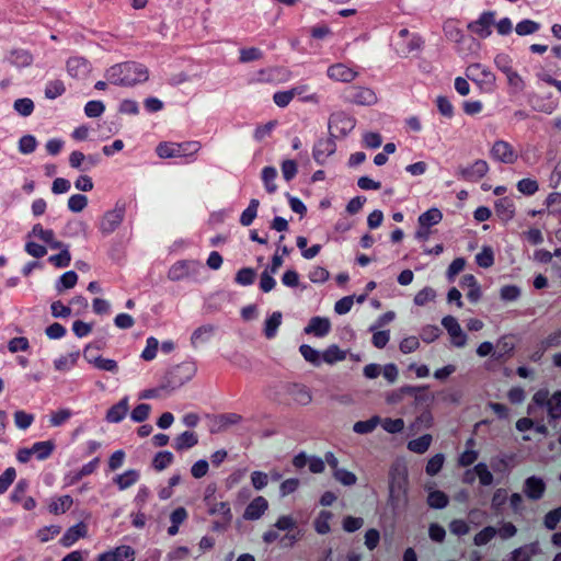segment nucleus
<instances>
[{"mask_svg":"<svg viewBox=\"0 0 561 561\" xmlns=\"http://www.w3.org/2000/svg\"><path fill=\"white\" fill-rule=\"evenodd\" d=\"M408 467L401 461L397 460L389 471V503L393 508L405 505L408 502Z\"/></svg>","mask_w":561,"mask_h":561,"instance_id":"f257e3e1","label":"nucleus"},{"mask_svg":"<svg viewBox=\"0 0 561 561\" xmlns=\"http://www.w3.org/2000/svg\"><path fill=\"white\" fill-rule=\"evenodd\" d=\"M108 81L116 85H134L148 79V71L137 64H119L106 71Z\"/></svg>","mask_w":561,"mask_h":561,"instance_id":"f03ea898","label":"nucleus"},{"mask_svg":"<svg viewBox=\"0 0 561 561\" xmlns=\"http://www.w3.org/2000/svg\"><path fill=\"white\" fill-rule=\"evenodd\" d=\"M538 408H546L549 422L561 419V390L553 392L551 396L548 389H539L531 398L527 405V413L534 415Z\"/></svg>","mask_w":561,"mask_h":561,"instance_id":"7ed1b4c3","label":"nucleus"},{"mask_svg":"<svg viewBox=\"0 0 561 561\" xmlns=\"http://www.w3.org/2000/svg\"><path fill=\"white\" fill-rule=\"evenodd\" d=\"M125 205L116 204L114 208L107 210L99 222V229L102 234H111L122 225L125 217Z\"/></svg>","mask_w":561,"mask_h":561,"instance_id":"20e7f679","label":"nucleus"},{"mask_svg":"<svg viewBox=\"0 0 561 561\" xmlns=\"http://www.w3.org/2000/svg\"><path fill=\"white\" fill-rule=\"evenodd\" d=\"M188 149L192 150V152H197L201 149V144L198 141H188L184 144L161 142L157 147V154L162 159L183 157L185 156V151Z\"/></svg>","mask_w":561,"mask_h":561,"instance_id":"39448f33","label":"nucleus"},{"mask_svg":"<svg viewBox=\"0 0 561 561\" xmlns=\"http://www.w3.org/2000/svg\"><path fill=\"white\" fill-rule=\"evenodd\" d=\"M355 125V118L342 112L331 115L329 119V129L332 136L344 137L354 129Z\"/></svg>","mask_w":561,"mask_h":561,"instance_id":"423d86ee","label":"nucleus"},{"mask_svg":"<svg viewBox=\"0 0 561 561\" xmlns=\"http://www.w3.org/2000/svg\"><path fill=\"white\" fill-rule=\"evenodd\" d=\"M489 172V164L484 160H477L470 165H461L457 169V175L467 182H478Z\"/></svg>","mask_w":561,"mask_h":561,"instance_id":"0eeeda50","label":"nucleus"},{"mask_svg":"<svg viewBox=\"0 0 561 561\" xmlns=\"http://www.w3.org/2000/svg\"><path fill=\"white\" fill-rule=\"evenodd\" d=\"M442 325L449 334L450 343L455 347H463L467 344V335L458 323L457 319L453 316H446L442 320Z\"/></svg>","mask_w":561,"mask_h":561,"instance_id":"6e6552de","label":"nucleus"},{"mask_svg":"<svg viewBox=\"0 0 561 561\" xmlns=\"http://www.w3.org/2000/svg\"><path fill=\"white\" fill-rule=\"evenodd\" d=\"M466 76L480 87H492L495 83L494 73L480 64L470 65L466 70Z\"/></svg>","mask_w":561,"mask_h":561,"instance_id":"1a4fd4ad","label":"nucleus"},{"mask_svg":"<svg viewBox=\"0 0 561 561\" xmlns=\"http://www.w3.org/2000/svg\"><path fill=\"white\" fill-rule=\"evenodd\" d=\"M136 551L127 545L118 546L98 556L96 561H134Z\"/></svg>","mask_w":561,"mask_h":561,"instance_id":"9d476101","label":"nucleus"},{"mask_svg":"<svg viewBox=\"0 0 561 561\" xmlns=\"http://www.w3.org/2000/svg\"><path fill=\"white\" fill-rule=\"evenodd\" d=\"M198 266L199 264L194 261H179L169 268L168 278L172 282L181 280L195 273Z\"/></svg>","mask_w":561,"mask_h":561,"instance_id":"9b49d317","label":"nucleus"},{"mask_svg":"<svg viewBox=\"0 0 561 561\" xmlns=\"http://www.w3.org/2000/svg\"><path fill=\"white\" fill-rule=\"evenodd\" d=\"M494 13L484 12L480 18L471 22L468 27L469 30L481 38H485L491 35L492 26L494 25Z\"/></svg>","mask_w":561,"mask_h":561,"instance_id":"f8f14e48","label":"nucleus"},{"mask_svg":"<svg viewBox=\"0 0 561 561\" xmlns=\"http://www.w3.org/2000/svg\"><path fill=\"white\" fill-rule=\"evenodd\" d=\"M546 491V483L545 481L536 476H531L527 478L523 485V492L525 495L533 501L540 500Z\"/></svg>","mask_w":561,"mask_h":561,"instance_id":"ddd939ff","label":"nucleus"},{"mask_svg":"<svg viewBox=\"0 0 561 561\" xmlns=\"http://www.w3.org/2000/svg\"><path fill=\"white\" fill-rule=\"evenodd\" d=\"M491 154L495 160L503 163H514L517 159V154L513 150L512 146L503 140L494 142L491 149Z\"/></svg>","mask_w":561,"mask_h":561,"instance_id":"4468645a","label":"nucleus"},{"mask_svg":"<svg viewBox=\"0 0 561 561\" xmlns=\"http://www.w3.org/2000/svg\"><path fill=\"white\" fill-rule=\"evenodd\" d=\"M328 77L339 82H352L357 77V71L344 64H335L328 68Z\"/></svg>","mask_w":561,"mask_h":561,"instance_id":"2eb2a0df","label":"nucleus"},{"mask_svg":"<svg viewBox=\"0 0 561 561\" xmlns=\"http://www.w3.org/2000/svg\"><path fill=\"white\" fill-rule=\"evenodd\" d=\"M499 69L506 76L508 87L513 93H519L525 89V81L522 76L507 64L496 62Z\"/></svg>","mask_w":561,"mask_h":561,"instance_id":"dca6fc26","label":"nucleus"},{"mask_svg":"<svg viewBox=\"0 0 561 561\" xmlns=\"http://www.w3.org/2000/svg\"><path fill=\"white\" fill-rule=\"evenodd\" d=\"M331 330V322L328 318L313 317L310 319L308 325L305 328L306 334H311L317 337L327 335Z\"/></svg>","mask_w":561,"mask_h":561,"instance_id":"f3484780","label":"nucleus"},{"mask_svg":"<svg viewBox=\"0 0 561 561\" xmlns=\"http://www.w3.org/2000/svg\"><path fill=\"white\" fill-rule=\"evenodd\" d=\"M377 101V95L371 89L364 87L354 88L351 102L362 106H371Z\"/></svg>","mask_w":561,"mask_h":561,"instance_id":"a211bd4d","label":"nucleus"},{"mask_svg":"<svg viewBox=\"0 0 561 561\" xmlns=\"http://www.w3.org/2000/svg\"><path fill=\"white\" fill-rule=\"evenodd\" d=\"M87 537V525L82 522L71 526L66 530L64 536L60 539V543L64 547H70L80 538Z\"/></svg>","mask_w":561,"mask_h":561,"instance_id":"6ab92c4d","label":"nucleus"},{"mask_svg":"<svg viewBox=\"0 0 561 561\" xmlns=\"http://www.w3.org/2000/svg\"><path fill=\"white\" fill-rule=\"evenodd\" d=\"M267 507V501L263 496H257L245 507L243 517L248 520L259 519Z\"/></svg>","mask_w":561,"mask_h":561,"instance_id":"aec40b11","label":"nucleus"},{"mask_svg":"<svg viewBox=\"0 0 561 561\" xmlns=\"http://www.w3.org/2000/svg\"><path fill=\"white\" fill-rule=\"evenodd\" d=\"M335 151V144L331 138L319 140L313 148V158L317 162L323 163Z\"/></svg>","mask_w":561,"mask_h":561,"instance_id":"412c9836","label":"nucleus"},{"mask_svg":"<svg viewBox=\"0 0 561 561\" xmlns=\"http://www.w3.org/2000/svg\"><path fill=\"white\" fill-rule=\"evenodd\" d=\"M495 215L497 218L506 224L515 216V206L512 199L504 197L495 203Z\"/></svg>","mask_w":561,"mask_h":561,"instance_id":"4be33fe9","label":"nucleus"},{"mask_svg":"<svg viewBox=\"0 0 561 561\" xmlns=\"http://www.w3.org/2000/svg\"><path fill=\"white\" fill-rule=\"evenodd\" d=\"M67 71L72 78H80L89 73V62L83 57H71L67 60Z\"/></svg>","mask_w":561,"mask_h":561,"instance_id":"5701e85b","label":"nucleus"},{"mask_svg":"<svg viewBox=\"0 0 561 561\" xmlns=\"http://www.w3.org/2000/svg\"><path fill=\"white\" fill-rule=\"evenodd\" d=\"M128 409V399L123 398L107 410L105 419L110 423H118L126 416Z\"/></svg>","mask_w":561,"mask_h":561,"instance_id":"b1692460","label":"nucleus"},{"mask_svg":"<svg viewBox=\"0 0 561 561\" xmlns=\"http://www.w3.org/2000/svg\"><path fill=\"white\" fill-rule=\"evenodd\" d=\"M461 286L463 288H468L467 297L470 301L477 302L481 298V288L476 279V277L471 274H467L461 279Z\"/></svg>","mask_w":561,"mask_h":561,"instance_id":"393cba45","label":"nucleus"},{"mask_svg":"<svg viewBox=\"0 0 561 561\" xmlns=\"http://www.w3.org/2000/svg\"><path fill=\"white\" fill-rule=\"evenodd\" d=\"M9 62L18 68H24L32 64V55L24 49H13L9 56Z\"/></svg>","mask_w":561,"mask_h":561,"instance_id":"a878e982","label":"nucleus"},{"mask_svg":"<svg viewBox=\"0 0 561 561\" xmlns=\"http://www.w3.org/2000/svg\"><path fill=\"white\" fill-rule=\"evenodd\" d=\"M73 501L70 495H62L57 499H53L48 505V510L51 514L59 515L70 510Z\"/></svg>","mask_w":561,"mask_h":561,"instance_id":"bb28decb","label":"nucleus"},{"mask_svg":"<svg viewBox=\"0 0 561 561\" xmlns=\"http://www.w3.org/2000/svg\"><path fill=\"white\" fill-rule=\"evenodd\" d=\"M443 219V214L438 208H431L419 216V226L428 227L439 224Z\"/></svg>","mask_w":561,"mask_h":561,"instance_id":"cd10ccee","label":"nucleus"},{"mask_svg":"<svg viewBox=\"0 0 561 561\" xmlns=\"http://www.w3.org/2000/svg\"><path fill=\"white\" fill-rule=\"evenodd\" d=\"M187 518V512L184 507L175 508L171 515V526L168 528V534L170 536H175L179 533L180 525L184 523Z\"/></svg>","mask_w":561,"mask_h":561,"instance_id":"c85d7f7f","label":"nucleus"},{"mask_svg":"<svg viewBox=\"0 0 561 561\" xmlns=\"http://www.w3.org/2000/svg\"><path fill=\"white\" fill-rule=\"evenodd\" d=\"M302 92H304V88H301V87L293 88L287 91H279L274 94L273 100L278 107H285L291 102V100L297 94H301Z\"/></svg>","mask_w":561,"mask_h":561,"instance_id":"c756f323","label":"nucleus"},{"mask_svg":"<svg viewBox=\"0 0 561 561\" xmlns=\"http://www.w3.org/2000/svg\"><path fill=\"white\" fill-rule=\"evenodd\" d=\"M198 443V438L193 432H184L179 435L174 440V447L176 450L182 451L194 447Z\"/></svg>","mask_w":561,"mask_h":561,"instance_id":"7c9ffc66","label":"nucleus"},{"mask_svg":"<svg viewBox=\"0 0 561 561\" xmlns=\"http://www.w3.org/2000/svg\"><path fill=\"white\" fill-rule=\"evenodd\" d=\"M79 352H72L68 355L61 356L54 362V366L58 371H67L77 365L79 359Z\"/></svg>","mask_w":561,"mask_h":561,"instance_id":"2f4dec72","label":"nucleus"},{"mask_svg":"<svg viewBox=\"0 0 561 561\" xmlns=\"http://www.w3.org/2000/svg\"><path fill=\"white\" fill-rule=\"evenodd\" d=\"M424 389V387L404 386L396 391L388 393L386 397V401L390 404H396L402 401L405 393L421 392Z\"/></svg>","mask_w":561,"mask_h":561,"instance_id":"473e14b6","label":"nucleus"},{"mask_svg":"<svg viewBox=\"0 0 561 561\" xmlns=\"http://www.w3.org/2000/svg\"><path fill=\"white\" fill-rule=\"evenodd\" d=\"M293 399L300 405H308L312 401V394L306 386L295 385L291 389Z\"/></svg>","mask_w":561,"mask_h":561,"instance_id":"72a5a7b5","label":"nucleus"},{"mask_svg":"<svg viewBox=\"0 0 561 561\" xmlns=\"http://www.w3.org/2000/svg\"><path fill=\"white\" fill-rule=\"evenodd\" d=\"M432 444V436L430 434H424L421 437L410 440L408 443V449L415 454H424L427 451Z\"/></svg>","mask_w":561,"mask_h":561,"instance_id":"f704fd0d","label":"nucleus"},{"mask_svg":"<svg viewBox=\"0 0 561 561\" xmlns=\"http://www.w3.org/2000/svg\"><path fill=\"white\" fill-rule=\"evenodd\" d=\"M90 364H92L95 368L108 371V373H116L118 369V364L116 360L111 358H104L102 356H96L91 359H88Z\"/></svg>","mask_w":561,"mask_h":561,"instance_id":"c9c22d12","label":"nucleus"},{"mask_svg":"<svg viewBox=\"0 0 561 561\" xmlns=\"http://www.w3.org/2000/svg\"><path fill=\"white\" fill-rule=\"evenodd\" d=\"M322 362H325L328 364H334L336 362L343 360L346 357V353L337 345H331L329 346L322 354Z\"/></svg>","mask_w":561,"mask_h":561,"instance_id":"e433bc0d","label":"nucleus"},{"mask_svg":"<svg viewBox=\"0 0 561 561\" xmlns=\"http://www.w3.org/2000/svg\"><path fill=\"white\" fill-rule=\"evenodd\" d=\"M380 423V417L375 415L366 421H358L354 424L353 431L357 434L371 433Z\"/></svg>","mask_w":561,"mask_h":561,"instance_id":"4c0bfd02","label":"nucleus"},{"mask_svg":"<svg viewBox=\"0 0 561 561\" xmlns=\"http://www.w3.org/2000/svg\"><path fill=\"white\" fill-rule=\"evenodd\" d=\"M448 496L443 491H431L427 496V503L432 508L440 510L448 505Z\"/></svg>","mask_w":561,"mask_h":561,"instance_id":"58836bf2","label":"nucleus"},{"mask_svg":"<svg viewBox=\"0 0 561 561\" xmlns=\"http://www.w3.org/2000/svg\"><path fill=\"white\" fill-rule=\"evenodd\" d=\"M60 252L49 257V262L56 267H67L70 264L71 255L68 245L62 244V248H57Z\"/></svg>","mask_w":561,"mask_h":561,"instance_id":"ea45409f","label":"nucleus"},{"mask_svg":"<svg viewBox=\"0 0 561 561\" xmlns=\"http://www.w3.org/2000/svg\"><path fill=\"white\" fill-rule=\"evenodd\" d=\"M473 472L479 478L482 485H491L494 481L493 474L484 462H479L473 467Z\"/></svg>","mask_w":561,"mask_h":561,"instance_id":"a19ab883","label":"nucleus"},{"mask_svg":"<svg viewBox=\"0 0 561 561\" xmlns=\"http://www.w3.org/2000/svg\"><path fill=\"white\" fill-rule=\"evenodd\" d=\"M259 201L257 199H251L249 206L242 211L240 217V222L242 226H250L253 220L256 217L257 208H259Z\"/></svg>","mask_w":561,"mask_h":561,"instance_id":"79ce46f5","label":"nucleus"},{"mask_svg":"<svg viewBox=\"0 0 561 561\" xmlns=\"http://www.w3.org/2000/svg\"><path fill=\"white\" fill-rule=\"evenodd\" d=\"M209 514L211 515H220L225 525H228L232 519L231 510L228 503L219 502L215 503L209 508Z\"/></svg>","mask_w":561,"mask_h":561,"instance_id":"37998d69","label":"nucleus"},{"mask_svg":"<svg viewBox=\"0 0 561 561\" xmlns=\"http://www.w3.org/2000/svg\"><path fill=\"white\" fill-rule=\"evenodd\" d=\"M332 518V514L328 511H322L319 513L318 517L314 519V528L316 531L320 535H325L330 531V520Z\"/></svg>","mask_w":561,"mask_h":561,"instance_id":"c03bdc74","label":"nucleus"},{"mask_svg":"<svg viewBox=\"0 0 561 561\" xmlns=\"http://www.w3.org/2000/svg\"><path fill=\"white\" fill-rule=\"evenodd\" d=\"M139 478V473L136 470H127L124 473L115 478V482L119 490H125L133 485Z\"/></svg>","mask_w":561,"mask_h":561,"instance_id":"a18cd8bd","label":"nucleus"},{"mask_svg":"<svg viewBox=\"0 0 561 561\" xmlns=\"http://www.w3.org/2000/svg\"><path fill=\"white\" fill-rule=\"evenodd\" d=\"M215 328L211 324H206L197 328L191 336L192 344L194 346H197L199 343L205 342L213 334Z\"/></svg>","mask_w":561,"mask_h":561,"instance_id":"49530a36","label":"nucleus"},{"mask_svg":"<svg viewBox=\"0 0 561 561\" xmlns=\"http://www.w3.org/2000/svg\"><path fill=\"white\" fill-rule=\"evenodd\" d=\"M497 535L496 528L492 526H486L482 530H480L478 534H476L473 538V543L476 546H484L489 543L495 536Z\"/></svg>","mask_w":561,"mask_h":561,"instance_id":"de8ad7c7","label":"nucleus"},{"mask_svg":"<svg viewBox=\"0 0 561 561\" xmlns=\"http://www.w3.org/2000/svg\"><path fill=\"white\" fill-rule=\"evenodd\" d=\"M282 323V313L275 311L272 316L265 321L264 333L267 339H272Z\"/></svg>","mask_w":561,"mask_h":561,"instance_id":"09e8293b","label":"nucleus"},{"mask_svg":"<svg viewBox=\"0 0 561 561\" xmlns=\"http://www.w3.org/2000/svg\"><path fill=\"white\" fill-rule=\"evenodd\" d=\"M299 351L307 362H309L316 366H318L322 363V356H321L322 353H320L316 348L311 347L310 345L304 344L299 347Z\"/></svg>","mask_w":561,"mask_h":561,"instance_id":"8fccbe9b","label":"nucleus"},{"mask_svg":"<svg viewBox=\"0 0 561 561\" xmlns=\"http://www.w3.org/2000/svg\"><path fill=\"white\" fill-rule=\"evenodd\" d=\"M78 282V275L73 271L66 272L61 275L59 280L57 282V290L62 291L65 289H70L76 286Z\"/></svg>","mask_w":561,"mask_h":561,"instance_id":"3c124183","label":"nucleus"},{"mask_svg":"<svg viewBox=\"0 0 561 561\" xmlns=\"http://www.w3.org/2000/svg\"><path fill=\"white\" fill-rule=\"evenodd\" d=\"M278 539L282 541H287L286 545L291 547L297 542L298 537L296 535H286L285 537L280 538L279 534L274 529H270L263 535V540L266 543H272Z\"/></svg>","mask_w":561,"mask_h":561,"instance_id":"603ef678","label":"nucleus"},{"mask_svg":"<svg viewBox=\"0 0 561 561\" xmlns=\"http://www.w3.org/2000/svg\"><path fill=\"white\" fill-rule=\"evenodd\" d=\"M382 428L390 434H397L403 431L404 421L402 419H385L379 423Z\"/></svg>","mask_w":561,"mask_h":561,"instance_id":"864d4df0","label":"nucleus"},{"mask_svg":"<svg viewBox=\"0 0 561 561\" xmlns=\"http://www.w3.org/2000/svg\"><path fill=\"white\" fill-rule=\"evenodd\" d=\"M276 176L277 171L275 168L266 167L262 171V179L268 193H274L276 191V185L274 183Z\"/></svg>","mask_w":561,"mask_h":561,"instance_id":"5fc2aeb1","label":"nucleus"},{"mask_svg":"<svg viewBox=\"0 0 561 561\" xmlns=\"http://www.w3.org/2000/svg\"><path fill=\"white\" fill-rule=\"evenodd\" d=\"M477 264L481 267L488 268L494 263V254L491 248L484 247L476 256Z\"/></svg>","mask_w":561,"mask_h":561,"instance_id":"6e6d98bb","label":"nucleus"},{"mask_svg":"<svg viewBox=\"0 0 561 561\" xmlns=\"http://www.w3.org/2000/svg\"><path fill=\"white\" fill-rule=\"evenodd\" d=\"M436 291L431 287H425L414 296V304L416 306H424L430 301L435 300Z\"/></svg>","mask_w":561,"mask_h":561,"instance_id":"4d7b16f0","label":"nucleus"},{"mask_svg":"<svg viewBox=\"0 0 561 561\" xmlns=\"http://www.w3.org/2000/svg\"><path fill=\"white\" fill-rule=\"evenodd\" d=\"M445 461V457L443 454H436L433 456L426 465L425 471L428 476H435L437 474L440 469L443 468Z\"/></svg>","mask_w":561,"mask_h":561,"instance_id":"13d9d810","label":"nucleus"},{"mask_svg":"<svg viewBox=\"0 0 561 561\" xmlns=\"http://www.w3.org/2000/svg\"><path fill=\"white\" fill-rule=\"evenodd\" d=\"M54 449V444L51 442H39L35 443L32 446L33 454L36 455L38 459L47 458Z\"/></svg>","mask_w":561,"mask_h":561,"instance_id":"bf43d9fd","label":"nucleus"},{"mask_svg":"<svg viewBox=\"0 0 561 561\" xmlns=\"http://www.w3.org/2000/svg\"><path fill=\"white\" fill-rule=\"evenodd\" d=\"M333 477L343 485H346V486H352L356 483L357 481V478L356 476L346 470V469H340L335 472H333Z\"/></svg>","mask_w":561,"mask_h":561,"instance_id":"052dcab7","label":"nucleus"},{"mask_svg":"<svg viewBox=\"0 0 561 561\" xmlns=\"http://www.w3.org/2000/svg\"><path fill=\"white\" fill-rule=\"evenodd\" d=\"M535 550L530 546H524L515 549L511 553L510 561H530Z\"/></svg>","mask_w":561,"mask_h":561,"instance_id":"680f3d73","label":"nucleus"},{"mask_svg":"<svg viewBox=\"0 0 561 561\" xmlns=\"http://www.w3.org/2000/svg\"><path fill=\"white\" fill-rule=\"evenodd\" d=\"M561 520V506L548 512L545 515L543 524L547 529L553 530Z\"/></svg>","mask_w":561,"mask_h":561,"instance_id":"e2e57ef3","label":"nucleus"},{"mask_svg":"<svg viewBox=\"0 0 561 561\" xmlns=\"http://www.w3.org/2000/svg\"><path fill=\"white\" fill-rule=\"evenodd\" d=\"M539 30V24L531 20H524L516 25V33L520 36L529 35Z\"/></svg>","mask_w":561,"mask_h":561,"instance_id":"0e129e2a","label":"nucleus"},{"mask_svg":"<svg viewBox=\"0 0 561 561\" xmlns=\"http://www.w3.org/2000/svg\"><path fill=\"white\" fill-rule=\"evenodd\" d=\"M65 92V85L60 80L51 81L45 89V95L48 99H56Z\"/></svg>","mask_w":561,"mask_h":561,"instance_id":"69168bd1","label":"nucleus"},{"mask_svg":"<svg viewBox=\"0 0 561 561\" xmlns=\"http://www.w3.org/2000/svg\"><path fill=\"white\" fill-rule=\"evenodd\" d=\"M87 204V197L81 194L72 195L68 201V207L73 213L82 211L85 208Z\"/></svg>","mask_w":561,"mask_h":561,"instance_id":"338daca9","label":"nucleus"},{"mask_svg":"<svg viewBox=\"0 0 561 561\" xmlns=\"http://www.w3.org/2000/svg\"><path fill=\"white\" fill-rule=\"evenodd\" d=\"M14 110L22 116H28L34 110V103L31 99H19L14 102Z\"/></svg>","mask_w":561,"mask_h":561,"instance_id":"774afa93","label":"nucleus"}]
</instances>
